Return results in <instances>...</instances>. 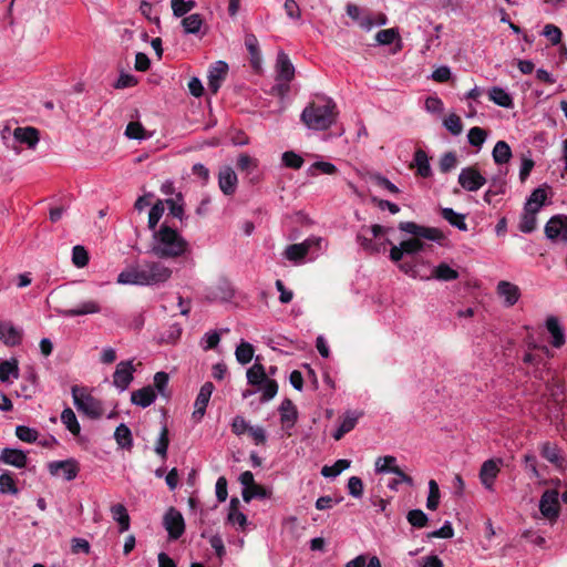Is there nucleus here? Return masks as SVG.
I'll return each mask as SVG.
<instances>
[{"mask_svg": "<svg viewBox=\"0 0 567 567\" xmlns=\"http://www.w3.org/2000/svg\"><path fill=\"white\" fill-rule=\"evenodd\" d=\"M399 229L406 234L413 235L415 238L403 240L399 246H392L390 250L391 260L398 262L403 258V255H415L424 249V244L421 238L442 244L445 239L442 230L435 227L421 226L414 221H401Z\"/></svg>", "mask_w": 567, "mask_h": 567, "instance_id": "nucleus-1", "label": "nucleus"}, {"mask_svg": "<svg viewBox=\"0 0 567 567\" xmlns=\"http://www.w3.org/2000/svg\"><path fill=\"white\" fill-rule=\"evenodd\" d=\"M172 269L161 261L145 260L121 271L116 282L120 285L157 286L166 282Z\"/></svg>", "mask_w": 567, "mask_h": 567, "instance_id": "nucleus-2", "label": "nucleus"}, {"mask_svg": "<svg viewBox=\"0 0 567 567\" xmlns=\"http://www.w3.org/2000/svg\"><path fill=\"white\" fill-rule=\"evenodd\" d=\"M189 250L188 241L177 229L162 224L158 230H154L151 244V252L154 256L161 259L177 258L189 252Z\"/></svg>", "mask_w": 567, "mask_h": 567, "instance_id": "nucleus-3", "label": "nucleus"}, {"mask_svg": "<svg viewBox=\"0 0 567 567\" xmlns=\"http://www.w3.org/2000/svg\"><path fill=\"white\" fill-rule=\"evenodd\" d=\"M337 104L330 97L309 103L302 111V123L315 131H326L337 121Z\"/></svg>", "mask_w": 567, "mask_h": 567, "instance_id": "nucleus-4", "label": "nucleus"}, {"mask_svg": "<svg viewBox=\"0 0 567 567\" xmlns=\"http://www.w3.org/2000/svg\"><path fill=\"white\" fill-rule=\"evenodd\" d=\"M247 382L250 385L258 386L261 392L260 403L271 401L278 392V383L268 377L265 367L256 362L246 373Z\"/></svg>", "mask_w": 567, "mask_h": 567, "instance_id": "nucleus-5", "label": "nucleus"}, {"mask_svg": "<svg viewBox=\"0 0 567 567\" xmlns=\"http://www.w3.org/2000/svg\"><path fill=\"white\" fill-rule=\"evenodd\" d=\"M73 404L76 410L90 419H99L103 415V405L100 400L91 394L85 386L73 385L71 388Z\"/></svg>", "mask_w": 567, "mask_h": 567, "instance_id": "nucleus-6", "label": "nucleus"}, {"mask_svg": "<svg viewBox=\"0 0 567 567\" xmlns=\"http://www.w3.org/2000/svg\"><path fill=\"white\" fill-rule=\"evenodd\" d=\"M322 241L323 239L321 237H309L300 244L287 246L284 256L290 261L301 262L303 258L312 251V248H317V251L321 250Z\"/></svg>", "mask_w": 567, "mask_h": 567, "instance_id": "nucleus-7", "label": "nucleus"}, {"mask_svg": "<svg viewBox=\"0 0 567 567\" xmlns=\"http://www.w3.org/2000/svg\"><path fill=\"white\" fill-rule=\"evenodd\" d=\"M545 235L553 243L567 244V215H555L545 225Z\"/></svg>", "mask_w": 567, "mask_h": 567, "instance_id": "nucleus-8", "label": "nucleus"}, {"mask_svg": "<svg viewBox=\"0 0 567 567\" xmlns=\"http://www.w3.org/2000/svg\"><path fill=\"white\" fill-rule=\"evenodd\" d=\"M48 471L52 476H61L69 482L78 476L80 472V466L76 460L68 458L62 461L50 462L48 464Z\"/></svg>", "mask_w": 567, "mask_h": 567, "instance_id": "nucleus-9", "label": "nucleus"}, {"mask_svg": "<svg viewBox=\"0 0 567 567\" xmlns=\"http://www.w3.org/2000/svg\"><path fill=\"white\" fill-rule=\"evenodd\" d=\"M457 182L465 190L477 192L486 184V178L475 166H467L461 169Z\"/></svg>", "mask_w": 567, "mask_h": 567, "instance_id": "nucleus-10", "label": "nucleus"}, {"mask_svg": "<svg viewBox=\"0 0 567 567\" xmlns=\"http://www.w3.org/2000/svg\"><path fill=\"white\" fill-rule=\"evenodd\" d=\"M539 511L545 518L551 522L558 518L559 494L556 489H547L543 493L539 501Z\"/></svg>", "mask_w": 567, "mask_h": 567, "instance_id": "nucleus-11", "label": "nucleus"}, {"mask_svg": "<svg viewBox=\"0 0 567 567\" xmlns=\"http://www.w3.org/2000/svg\"><path fill=\"white\" fill-rule=\"evenodd\" d=\"M163 524L171 539H178L185 532L183 515L174 507L165 513Z\"/></svg>", "mask_w": 567, "mask_h": 567, "instance_id": "nucleus-12", "label": "nucleus"}, {"mask_svg": "<svg viewBox=\"0 0 567 567\" xmlns=\"http://www.w3.org/2000/svg\"><path fill=\"white\" fill-rule=\"evenodd\" d=\"M375 472L379 474L382 473H392L396 476H400L401 481H405V484L409 486L413 485V478L405 474L398 465L396 458L392 455H386L382 457H378L375 460Z\"/></svg>", "mask_w": 567, "mask_h": 567, "instance_id": "nucleus-13", "label": "nucleus"}, {"mask_svg": "<svg viewBox=\"0 0 567 567\" xmlns=\"http://www.w3.org/2000/svg\"><path fill=\"white\" fill-rule=\"evenodd\" d=\"M545 327L548 332V342L549 344L556 349L560 350L566 343L565 329L560 324V321L555 316H549L546 318Z\"/></svg>", "mask_w": 567, "mask_h": 567, "instance_id": "nucleus-14", "label": "nucleus"}, {"mask_svg": "<svg viewBox=\"0 0 567 567\" xmlns=\"http://www.w3.org/2000/svg\"><path fill=\"white\" fill-rule=\"evenodd\" d=\"M502 464L503 461L501 458H491L482 464L478 476L482 485L486 489L493 491V486L498 473L501 472Z\"/></svg>", "mask_w": 567, "mask_h": 567, "instance_id": "nucleus-15", "label": "nucleus"}, {"mask_svg": "<svg viewBox=\"0 0 567 567\" xmlns=\"http://www.w3.org/2000/svg\"><path fill=\"white\" fill-rule=\"evenodd\" d=\"M135 368L131 360L121 361L113 374V384L121 392L125 391L133 380Z\"/></svg>", "mask_w": 567, "mask_h": 567, "instance_id": "nucleus-16", "label": "nucleus"}, {"mask_svg": "<svg viewBox=\"0 0 567 567\" xmlns=\"http://www.w3.org/2000/svg\"><path fill=\"white\" fill-rule=\"evenodd\" d=\"M238 178L230 166H224L218 172V186L226 196H233L237 190Z\"/></svg>", "mask_w": 567, "mask_h": 567, "instance_id": "nucleus-17", "label": "nucleus"}, {"mask_svg": "<svg viewBox=\"0 0 567 567\" xmlns=\"http://www.w3.org/2000/svg\"><path fill=\"white\" fill-rule=\"evenodd\" d=\"M215 390V386L212 382H205L196 396L195 403H194V412L193 417L197 421L202 420V417L205 415L207 404L210 400V396Z\"/></svg>", "mask_w": 567, "mask_h": 567, "instance_id": "nucleus-18", "label": "nucleus"}, {"mask_svg": "<svg viewBox=\"0 0 567 567\" xmlns=\"http://www.w3.org/2000/svg\"><path fill=\"white\" fill-rule=\"evenodd\" d=\"M228 72V64L225 61H216L208 71V89L216 94L221 86Z\"/></svg>", "mask_w": 567, "mask_h": 567, "instance_id": "nucleus-19", "label": "nucleus"}, {"mask_svg": "<svg viewBox=\"0 0 567 567\" xmlns=\"http://www.w3.org/2000/svg\"><path fill=\"white\" fill-rule=\"evenodd\" d=\"M277 80L289 83L295 76V66L292 65L288 54L279 51L276 61Z\"/></svg>", "mask_w": 567, "mask_h": 567, "instance_id": "nucleus-20", "label": "nucleus"}, {"mask_svg": "<svg viewBox=\"0 0 567 567\" xmlns=\"http://www.w3.org/2000/svg\"><path fill=\"white\" fill-rule=\"evenodd\" d=\"M496 292L504 299V305L506 307L514 306L520 298V290L518 286L506 280H502L497 284Z\"/></svg>", "mask_w": 567, "mask_h": 567, "instance_id": "nucleus-21", "label": "nucleus"}, {"mask_svg": "<svg viewBox=\"0 0 567 567\" xmlns=\"http://www.w3.org/2000/svg\"><path fill=\"white\" fill-rule=\"evenodd\" d=\"M362 416V412L347 411L341 420L339 427L333 432L332 436L336 441L341 440L347 433L352 431L358 423V420Z\"/></svg>", "mask_w": 567, "mask_h": 567, "instance_id": "nucleus-22", "label": "nucleus"}, {"mask_svg": "<svg viewBox=\"0 0 567 567\" xmlns=\"http://www.w3.org/2000/svg\"><path fill=\"white\" fill-rule=\"evenodd\" d=\"M0 463H4L17 468H23L27 466L28 457L21 450L6 447L0 454Z\"/></svg>", "mask_w": 567, "mask_h": 567, "instance_id": "nucleus-23", "label": "nucleus"}, {"mask_svg": "<svg viewBox=\"0 0 567 567\" xmlns=\"http://www.w3.org/2000/svg\"><path fill=\"white\" fill-rule=\"evenodd\" d=\"M13 138L16 142L24 144L29 148H34L39 142V132L37 128L31 126L17 127L13 131Z\"/></svg>", "mask_w": 567, "mask_h": 567, "instance_id": "nucleus-24", "label": "nucleus"}, {"mask_svg": "<svg viewBox=\"0 0 567 567\" xmlns=\"http://www.w3.org/2000/svg\"><path fill=\"white\" fill-rule=\"evenodd\" d=\"M155 399L156 393L151 385L144 386L131 393L132 403L141 408L150 406L154 403Z\"/></svg>", "mask_w": 567, "mask_h": 567, "instance_id": "nucleus-25", "label": "nucleus"}, {"mask_svg": "<svg viewBox=\"0 0 567 567\" xmlns=\"http://www.w3.org/2000/svg\"><path fill=\"white\" fill-rule=\"evenodd\" d=\"M279 412L282 426L287 429L292 427L298 417L297 409L292 401L285 399L279 406Z\"/></svg>", "mask_w": 567, "mask_h": 567, "instance_id": "nucleus-26", "label": "nucleus"}, {"mask_svg": "<svg viewBox=\"0 0 567 567\" xmlns=\"http://www.w3.org/2000/svg\"><path fill=\"white\" fill-rule=\"evenodd\" d=\"M22 332L10 322H0V340L8 346L20 343Z\"/></svg>", "mask_w": 567, "mask_h": 567, "instance_id": "nucleus-27", "label": "nucleus"}, {"mask_svg": "<svg viewBox=\"0 0 567 567\" xmlns=\"http://www.w3.org/2000/svg\"><path fill=\"white\" fill-rule=\"evenodd\" d=\"M413 164L416 167V174L423 178L432 176V168L429 162V156L425 151L417 148L414 152Z\"/></svg>", "mask_w": 567, "mask_h": 567, "instance_id": "nucleus-28", "label": "nucleus"}, {"mask_svg": "<svg viewBox=\"0 0 567 567\" xmlns=\"http://www.w3.org/2000/svg\"><path fill=\"white\" fill-rule=\"evenodd\" d=\"M100 311H101V307L96 301L87 300V301L81 302L75 308L63 310L62 315L64 317L72 318V317H76V316L97 313Z\"/></svg>", "mask_w": 567, "mask_h": 567, "instance_id": "nucleus-29", "label": "nucleus"}, {"mask_svg": "<svg viewBox=\"0 0 567 567\" xmlns=\"http://www.w3.org/2000/svg\"><path fill=\"white\" fill-rule=\"evenodd\" d=\"M229 329L212 330L206 332L200 339V347L204 351L217 350L223 334H229Z\"/></svg>", "mask_w": 567, "mask_h": 567, "instance_id": "nucleus-30", "label": "nucleus"}, {"mask_svg": "<svg viewBox=\"0 0 567 567\" xmlns=\"http://www.w3.org/2000/svg\"><path fill=\"white\" fill-rule=\"evenodd\" d=\"M489 100L498 106L511 109L514 106L513 97L503 87L493 86L488 90Z\"/></svg>", "mask_w": 567, "mask_h": 567, "instance_id": "nucleus-31", "label": "nucleus"}, {"mask_svg": "<svg viewBox=\"0 0 567 567\" xmlns=\"http://www.w3.org/2000/svg\"><path fill=\"white\" fill-rule=\"evenodd\" d=\"M245 47L250 54V63L254 69H258L261 62L259 42L255 34L247 33L245 37Z\"/></svg>", "mask_w": 567, "mask_h": 567, "instance_id": "nucleus-32", "label": "nucleus"}, {"mask_svg": "<svg viewBox=\"0 0 567 567\" xmlns=\"http://www.w3.org/2000/svg\"><path fill=\"white\" fill-rule=\"evenodd\" d=\"M425 279H437L442 281H451L458 278V272L451 268L447 264L441 262L439 266L431 270V275L424 277Z\"/></svg>", "mask_w": 567, "mask_h": 567, "instance_id": "nucleus-33", "label": "nucleus"}, {"mask_svg": "<svg viewBox=\"0 0 567 567\" xmlns=\"http://www.w3.org/2000/svg\"><path fill=\"white\" fill-rule=\"evenodd\" d=\"M492 156H493L495 164H497L498 166H502L509 162L513 154H512V150H511L509 145L505 141H498V142H496V144L492 151Z\"/></svg>", "mask_w": 567, "mask_h": 567, "instance_id": "nucleus-34", "label": "nucleus"}, {"mask_svg": "<svg viewBox=\"0 0 567 567\" xmlns=\"http://www.w3.org/2000/svg\"><path fill=\"white\" fill-rule=\"evenodd\" d=\"M441 216L453 227L458 230L466 231L467 224L465 223V215L456 213L453 208L445 207L441 209Z\"/></svg>", "mask_w": 567, "mask_h": 567, "instance_id": "nucleus-35", "label": "nucleus"}, {"mask_svg": "<svg viewBox=\"0 0 567 567\" xmlns=\"http://www.w3.org/2000/svg\"><path fill=\"white\" fill-rule=\"evenodd\" d=\"M112 518L118 523L120 533H124L130 528V515L123 504H115L111 507Z\"/></svg>", "mask_w": 567, "mask_h": 567, "instance_id": "nucleus-36", "label": "nucleus"}, {"mask_svg": "<svg viewBox=\"0 0 567 567\" xmlns=\"http://www.w3.org/2000/svg\"><path fill=\"white\" fill-rule=\"evenodd\" d=\"M203 23L204 19L199 13H192L184 17L182 20V25L186 34H197L200 31Z\"/></svg>", "mask_w": 567, "mask_h": 567, "instance_id": "nucleus-37", "label": "nucleus"}, {"mask_svg": "<svg viewBox=\"0 0 567 567\" xmlns=\"http://www.w3.org/2000/svg\"><path fill=\"white\" fill-rule=\"evenodd\" d=\"M114 439L118 446H121L122 449L130 450L133 445L132 432L130 427L124 423H121L116 427L114 432Z\"/></svg>", "mask_w": 567, "mask_h": 567, "instance_id": "nucleus-38", "label": "nucleus"}, {"mask_svg": "<svg viewBox=\"0 0 567 567\" xmlns=\"http://www.w3.org/2000/svg\"><path fill=\"white\" fill-rule=\"evenodd\" d=\"M19 369L16 359L4 361L0 364V381L9 382L12 379H18Z\"/></svg>", "mask_w": 567, "mask_h": 567, "instance_id": "nucleus-39", "label": "nucleus"}, {"mask_svg": "<svg viewBox=\"0 0 567 567\" xmlns=\"http://www.w3.org/2000/svg\"><path fill=\"white\" fill-rule=\"evenodd\" d=\"M61 421L73 435H78L80 433V423L78 422L76 415L71 408H65L62 411Z\"/></svg>", "mask_w": 567, "mask_h": 567, "instance_id": "nucleus-40", "label": "nucleus"}, {"mask_svg": "<svg viewBox=\"0 0 567 567\" xmlns=\"http://www.w3.org/2000/svg\"><path fill=\"white\" fill-rule=\"evenodd\" d=\"M508 169L499 168L497 174L491 178L489 188L493 189L494 194L503 195L506 192V175Z\"/></svg>", "mask_w": 567, "mask_h": 567, "instance_id": "nucleus-41", "label": "nucleus"}, {"mask_svg": "<svg viewBox=\"0 0 567 567\" xmlns=\"http://www.w3.org/2000/svg\"><path fill=\"white\" fill-rule=\"evenodd\" d=\"M182 334V327L178 323L171 324L165 331L158 336L159 343H175Z\"/></svg>", "mask_w": 567, "mask_h": 567, "instance_id": "nucleus-42", "label": "nucleus"}, {"mask_svg": "<svg viewBox=\"0 0 567 567\" xmlns=\"http://www.w3.org/2000/svg\"><path fill=\"white\" fill-rule=\"evenodd\" d=\"M125 135L131 140H147L152 135L147 134L140 122H130L125 128Z\"/></svg>", "mask_w": 567, "mask_h": 567, "instance_id": "nucleus-43", "label": "nucleus"}, {"mask_svg": "<svg viewBox=\"0 0 567 567\" xmlns=\"http://www.w3.org/2000/svg\"><path fill=\"white\" fill-rule=\"evenodd\" d=\"M350 466L349 460H338L333 465L331 466H323L321 470V475L324 477H331L334 478L338 475H340L344 470H347Z\"/></svg>", "mask_w": 567, "mask_h": 567, "instance_id": "nucleus-44", "label": "nucleus"}, {"mask_svg": "<svg viewBox=\"0 0 567 567\" xmlns=\"http://www.w3.org/2000/svg\"><path fill=\"white\" fill-rule=\"evenodd\" d=\"M239 501L237 498H233L230 501V511L228 514V520L234 525H239L241 528L247 524V517L244 513L237 509Z\"/></svg>", "mask_w": 567, "mask_h": 567, "instance_id": "nucleus-45", "label": "nucleus"}, {"mask_svg": "<svg viewBox=\"0 0 567 567\" xmlns=\"http://www.w3.org/2000/svg\"><path fill=\"white\" fill-rule=\"evenodd\" d=\"M542 456L551 464H558L560 461V452L556 444L545 442L542 444Z\"/></svg>", "mask_w": 567, "mask_h": 567, "instance_id": "nucleus-46", "label": "nucleus"}, {"mask_svg": "<svg viewBox=\"0 0 567 567\" xmlns=\"http://www.w3.org/2000/svg\"><path fill=\"white\" fill-rule=\"evenodd\" d=\"M237 167L241 172L251 174L254 171L258 168V159L249 156L246 153H243L237 158Z\"/></svg>", "mask_w": 567, "mask_h": 567, "instance_id": "nucleus-47", "label": "nucleus"}, {"mask_svg": "<svg viewBox=\"0 0 567 567\" xmlns=\"http://www.w3.org/2000/svg\"><path fill=\"white\" fill-rule=\"evenodd\" d=\"M90 257L87 250L81 246L76 245L72 249V262L78 268H83L89 264Z\"/></svg>", "mask_w": 567, "mask_h": 567, "instance_id": "nucleus-48", "label": "nucleus"}, {"mask_svg": "<svg viewBox=\"0 0 567 567\" xmlns=\"http://www.w3.org/2000/svg\"><path fill=\"white\" fill-rule=\"evenodd\" d=\"M282 164L292 169H300L305 163L303 158L293 151H287L281 155Z\"/></svg>", "mask_w": 567, "mask_h": 567, "instance_id": "nucleus-49", "label": "nucleus"}, {"mask_svg": "<svg viewBox=\"0 0 567 567\" xmlns=\"http://www.w3.org/2000/svg\"><path fill=\"white\" fill-rule=\"evenodd\" d=\"M440 504V488L436 481L431 480L429 482V496L426 499V507L431 511H435Z\"/></svg>", "mask_w": 567, "mask_h": 567, "instance_id": "nucleus-50", "label": "nucleus"}, {"mask_svg": "<svg viewBox=\"0 0 567 567\" xmlns=\"http://www.w3.org/2000/svg\"><path fill=\"white\" fill-rule=\"evenodd\" d=\"M444 127L454 136H457L463 131V124L458 115L452 113L443 121Z\"/></svg>", "mask_w": 567, "mask_h": 567, "instance_id": "nucleus-51", "label": "nucleus"}, {"mask_svg": "<svg viewBox=\"0 0 567 567\" xmlns=\"http://www.w3.org/2000/svg\"><path fill=\"white\" fill-rule=\"evenodd\" d=\"M400 34L398 29L390 28L385 30H380L375 34V41L381 45H389L394 42V40L399 39Z\"/></svg>", "mask_w": 567, "mask_h": 567, "instance_id": "nucleus-52", "label": "nucleus"}, {"mask_svg": "<svg viewBox=\"0 0 567 567\" xmlns=\"http://www.w3.org/2000/svg\"><path fill=\"white\" fill-rule=\"evenodd\" d=\"M486 137H487V134H486L485 130H483L482 127H478V126L472 127L467 133L468 143L472 146H475L478 148L482 147Z\"/></svg>", "mask_w": 567, "mask_h": 567, "instance_id": "nucleus-53", "label": "nucleus"}, {"mask_svg": "<svg viewBox=\"0 0 567 567\" xmlns=\"http://www.w3.org/2000/svg\"><path fill=\"white\" fill-rule=\"evenodd\" d=\"M0 492L11 495H16L19 492L12 475L8 472L0 475Z\"/></svg>", "mask_w": 567, "mask_h": 567, "instance_id": "nucleus-54", "label": "nucleus"}, {"mask_svg": "<svg viewBox=\"0 0 567 567\" xmlns=\"http://www.w3.org/2000/svg\"><path fill=\"white\" fill-rule=\"evenodd\" d=\"M16 435L19 440L27 442V443H34L38 440L39 433L37 430L25 426V425H18L16 427Z\"/></svg>", "mask_w": 567, "mask_h": 567, "instance_id": "nucleus-55", "label": "nucleus"}, {"mask_svg": "<svg viewBox=\"0 0 567 567\" xmlns=\"http://www.w3.org/2000/svg\"><path fill=\"white\" fill-rule=\"evenodd\" d=\"M537 218L536 215L524 213L520 216L518 229L524 234H530L536 229Z\"/></svg>", "mask_w": 567, "mask_h": 567, "instance_id": "nucleus-56", "label": "nucleus"}, {"mask_svg": "<svg viewBox=\"0 0 567 567\" xmlns=\"http://www.w3.org/2000/svg\"><path fill=\"white\" fill-rule=\"evenodd\" d=\"M243 499L248 503L252 498H266L268 496V492L260 485L256 483L251 486V488H243Z\"/></svg>", "mask_w": 567, "mask_h": 567, "instance_id": "nucleus-57", "label": "nucleus"}, {"mask_svg": "<svg viewBox=\"0 0 567 567\" xmlns=\"http://www.w3.org/2000/svg\"><path fill=\"white\" fill-rule=\"evenodd\" d=\"M408 522L416 528H422L427 524V515L421 509H412L408 513Z\"/></svg>", "mask_w": 567, "mask_h": 567, "instance_id": "nucleus-58", "label": "nucleus"}, {"mask_svg": "<svg viewBox=\"0 0 567 567\" xmlns=\"http://www.w3.org/2000/svg\"><path fill=\"white\" fill-rule=\"evenodd\" d=\"M195 6L196 2L193 0H172L173 13L176 17H184L187 12L193 10Z\"/></svg>", "mask_w": 567, "mask_h": 567, "instance_id": "nucleus-59", "label": "nucleus"}, {"mask_svg": "<svg viewBox=\"0 0 567 567\" xmlns=\"http://www.w3.org/2000/svg\"><path fill=\"white\" fill-rule=\"evenodd\" d=\"M168 444H169L168 430L164 425L162 427L158 439L156 441V445H155L156 454H158L161 457L165 458L166 454H167Z\"/></svg>", "mask_w": 567, "mask_h": 567, "instance_id": "nucleus-60", "label": "nucleus"}, {"mask_svg": "<svg viewBox=\"0 0 567 567\" xmlns=\"http://www.w3.org/2000/svg\"><path fill=\"white\" fill-rule=\"evenodd\" d=\"M542 34L546 37L553 45L559 44L563 37L561 30L551 23H548L544 27Z\"/></svg>", "mask_w": 567, "mask_h": 567, "instance_id": "nucleus-61", "label": "nucleus"}, {"mask_svg": "<svg viewBox=\"0 0 567 567\" xmlns=\"http://www.w3.org/2000/svg\"><path fill=\"white\" fill-rule=\"evenodd\" d=\"M164 214V205L161 200L154 204L148 213V228L155 230L156 225Z\"/></svg>", "mask_w": 567, "mask_h": 567, "instance_id": "nucleus-62", "label": "nucleus"}, {"mask_svg": "<svg viewBox=\"0 0 567 567\" xmlns=\"http://www.w3.org/2000/svg\"><path fill=\"white\" fill-rule=\"evenodd\" d=\"M371 181L379 187L386 189L392 194H399L400 189L396 185H394L390 179L384 177L383 175L375 173L371 175Z\"/></svg>", "mask_w": 567, "mask_h": 567, "instance_id": "nucleus-63", "label": "nucleus"}, {"mask_svg": "<svg viewBox=\"0 0 567 567\" xmlns=\"http://www.w3.org/2000/svg\"><path fill=\"white\" fill-rule=\"evenodd\" d=\"M457 165V157L454 152H447L442 155L440 159V171L442 173H449Z\"/></svg>", "mask_w": 567, "mask_h": 567, "instance_id": "nucleus-64", "label": "nucleus"}]
</instances>
